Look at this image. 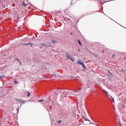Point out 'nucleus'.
Segmentation results:
<instances>
[{
    "label": "nucleus",
    "mask_w": 126,
    "mask_h": 126,
    "mask_svg": "<svg viewBox=\"0 0 126 126\" xmlns=\"http://www.w3.org/2000/svg\"><path fill=\"white\" fill-rule=\"evenodd\" d=\"M31 43H27V44H24L26 46H27V45H30Z\"/></svg>",
    "instance_id": "nucleus-13"
},
{
    "label": "nucleus",
    "mask_w": 126,
    "mask_h": 126,
    "mask_svg": "<svg viewBox=\"0 0 126 126\" xmlns=\"http://www.w3.org/2000/svg\"><path fill=\"white\" fill-rule=\"evenodd\" d=\"M2 77H5V76H1L0 75V79H1V78H2Z\"/></svg>",
    "instance_id": "nucleus-12"
},
{
    "label": "nucleus",
    "mask_w": 126,
    "mask_h": 126,
    "mask_svg": "<svg viewBox=\"0 0 126 126\" xmlns=\"http://www.w3.org/2000/svg\"><path fill=\"white\" fill-rule=\"evenodd\" d=\"M103 91H104V92L106 94H107V93H108L107 92V91H105V90H104Z\"/></svg>",
    "instance_id": "nucleus-14"
},
{
    "label": "nucleus",
    "mask_w": 126,
    "mask_h": 126,
    "mask_svg": "<svg viewBox=\"0 0 126 126\" xmlns=\"http://www.w3.org/2000/svg\"><path fill=\"white\" fill-rule=\"evenodd\" d=\"M78 51H79V52H80V49H78Z\"/></svg>",
    "instance_id": "nucleus-25"
},
{
    "label": "nucleus",
    "mask_w": 126,
    "mask_h": 126,
    "mask_svg": "<svg viewBox=\"0 0 126 126\" xmlns=\"http://www.w3.org/2000/svg\"><path fill=\"white\" fill-rule=\"evenodd\" d=\"M52 76H53V77L56 76V75L53 74V75H52Z\"/></svg>",
    "instance_id": "nucleus-20"
},
{
    "label": "nucleus",
    "mask_w": 126,
    "mask_h": 126,
    "mask_svg": "<svg viewBox=\"0 0 126 126\" xmlns=\"http://www.w3.org/2000/svg\"><path fill=\"white\" fill-rule=\"evenodd\" d=\"M42 46H45V44H43V43H42Z\"/></svg>",
    "instance_id": "nucleus-21"
},
{
    "label": "nucleus",
    "mask_w": 126,
    "mask_h": 126,
    "mask_svg": "<svg viewBox=\"0 0 126 126\" xmlns=\"http://www.w3.org/2000/svg\"><path fill=\"white\" fill-rule=\"evenodd\" d=\"M32 46H34V43L31 44V46L32 47Z\"/></svg>",
    "instance_id": "nucleus-16"
},
{
    "label": "nucleus",
    "mask_w": 126,
    "mask_h": 126,
    "mask_svg": "<svg viewBox=\"0 0 126 126\" xmlns=\"http://www.w3.org/2000/svg\"><path fill=\"white\" fill-rule=\"evenodd\" d=\"M86 121H89V122H90V121H89V120H86Z\"/></svg>",
    "instance_id": "nucleus-24"
},
{
    "label": "nucleus",
    "mask_w": 126,
    "mask_h": 126,
    "mask_svg": "<svg viewBox=\"0 0 126 126\" xmlns=\"http://www.w3.org/2000/svg\"><path fill=\"white\" fill-rule=\"evenodd\" d=\"M79 90H81V88H79Z\"/></svg>",
    "instance_id": "nucleus-23"
},
{
    "label": "nucleus",
    "mask_w": 126,
    "mask_h": 126,
    "mask_svg": "<svg viewBox=\"0 0 126 126\" xmlns=\"http://www.w3.org/2000/svg\"><path fill=\"white\" fill-rule=\"evenodd\" d=\"M106 94L107 96L108 97H109V94H108V93H107V94Z\"/></svg>",
    "instance_id": "nucleus-18"
},
{
    "label": "nucleus",
    "mask_w": 126,
    "mask_h": 126,
    "mask_svg": "<svg viewBox=\"0 0 126 126\" xmlns=\"http://www.w3.org/2000/svg\"><path fill=\"white\" fill-rule=\"evenodd\" d=\"M106 94L107 96L108 97H109V94H108V93H107V94Z\"/></svg>",
    "instance_id": "nucleus-19"
},
{
    "label": "nucleus",
    "mask_w": 126,
    "mask_h": 126,
    "mask_svg": "<svg viewBox=\"0 0 126 126\" xmlns=\"http://www.w3.org/2000/svg\"><path fill=\"white\" fill-rule=\"evenodd\" d=\"M16 101L17 102H20V103H26V101H25L24 100H21V99H16Z\"/></svg>",
    "instance_id": "nucleus-3"
},
{
    "label": "nucleus",
    "mask_w": 126,
    "mask_h": 126,
    "mask_svg": "<svg viewBox=\"0 0 126 126\" xmlns=\"http://www.w3.org/2000/svg\"><path fill=\"white\" fill-rule=\"evenodd\" d=\"M78 43L79 45H80V46H81V47H82V44L81 43V42H80V40H78Z\"/></svg>",
    "instance_id": "nucleus-5"
},
{
    "label": "nucleus",
    "mask_w": 126,
    "mask_h": 126,
    "mask_svg": "<svg viewBox=\"0 0 126 126\" xmlns=\"http://www.w3.org/2000/svg\"><path fill=\"white\" fill-rule=\"evenodd\" d=\"M14 82H15V84H17V83H18V82H17V81H16V80H14Z\"/></svg>",
    "instance_id": "nucleus-10"
},
{
    "label": "nucleus",
    "mask_w": 126,
    "mask_h": 126,
    "mask_svg": "<svg viewBox=\"0 0 126 126\" xmlns=\"http://www.w3.org/2000/svg\"><path fill=\"white\" fill-rule=\"evenodd\" d=\"M66 57L67 59H69V60H71L72 62H73V61H74V59L72 58V57L70 56L69 54H68L67 53H66Z\"/></svg>",
    "instance_id": "nucleus-2"
},
{
    "label": "nucleus",
    "mask_w": 126,
    "mask_h": 126,
    "mask_svg": "<svg viewBox=\"0 0 126 126\" xmlns=\"http://www.w3.org/2000/svg\"><path fill=\"white\" fill-rule=\"evenodd\" d=\"M111 99L113 100V103H115V99H114V97L111 96Z\"/></svg>",
    "instance_id": "nucleus-8"
},
{
    "label": "nucleus",
    "mask_w": 126,
    "mask_h": 126,
    "mask_svg": "<svg viewBox=\"0 0 126 126\" xmlns=\"http://www.w3.org/2000/svg\"><path fill=\"white\" fill-rule=\"evenodd\" d=\"M119 126H123V125H122L121 124H119Z\"/></svg>",
    "instance_id": "nucleus-17"
},
{
    "label": "nucleus",
    "mask_w": 126,
    "mask_h": 126,
    "mask_svg": "<svg viewBox=\"0 0 126 126\" xmlns=\"http://www.w3.org/2000/svg\"><path fill=\"white\" fill-rule=\"evenodd\" d=\"M80 59H78L77 60L78 62V63H79V64H80L81 65H82V66L83 67L84 69H86V66H85V64H84V63L81 62V61H80Z\"/></svg>",
    "instance_id": "nucleus-1"
},
{
    "label": "nucleus",
    "mask_w": 126,
    "mask_h": 126,
    "mask_svg": "<svg viewBox=\"0 0 126 126\" xmlns=\"http://www.w3.org/2000/svg\"><path fill=\"white\" fill-rule=\"evenodd\" d=\"M23 4L24 6H26V4L25 3V1H23Z\"/></svg>",
    "instance_id": "nucleus-7"
},
{
    "label": "nucleus",
    "mask_w": 126,
    "mask_h": 126,
    "mask_svg": "<svg viewBox=\"0 0 126 126\" xmlns=\"http://www.w3.org/2000/svg\"><path fill=\"white\" fill-rule=\"evenodd\" d=\"M38 102H44V100H43V99L39 100H38Z\"/></svg>",
    "instance_id": "nucleus-11"
},
{
    "label": "nucleus",
    "mask_w": 126,
    "mask_h": 126,
    "mask_svg": "<svg viewBox=\"0 0 126 126\" xmlns=\"http://www.w3.org/2000/svg\"><path fill=\"white\" fill-rule=\"evenodd\" d=\"M52 43H53L54 44H56V43H57V41H56L55 40H52Z\"/></svg>",
    "instance_id": "nucleus-9"
},
{
    "label": "nucleus",
    "mask_w": 126,
    "mask_h": 126,
    "mask_svg": "<svg viewBox=\"0 0 126 126\" xmlns=\"http://www.w3.org/2000/svg\"><path fill=\"white\" fill-rule=\"evenodd\" d=\"M114 57H115V54H113V55L112 57L114 58Z\"/></svg>",
    "instance_id": "nucleus-22"
},
{
    "label": "nucleus",
    "mask_w": 126,
    "mask_h": 126,
    "mask_svg": "<svg viewBox=\"0 0 126 126\" xmlns=\"http://www.w3.org/2000/svg\"><path fill=\"white\" fill-rule=\"evenodd\" d=\"M62 122V120H60L58 121V124H61V122Z\"/></svg>",
    "instance_id": "nucleus-15"
},
{
    "label": "nucleus",
    "mask_w": 126,
    "mask_h": 126,
    "mask_svg": "<svg viewBox=\"0 0 126 126\" xmlns=\"http://www.w3.org/2000/svg\"><path fill=\"white\" fill-rule=\"evenodd\" d=\"M16 61H18V63H20V64H21V65H22V63H21V62H20V60H19V59L18 58H16Z\"/></svg>",
    "instance_id": "nucleus-4"
},
{
    "label": "nucleus",
    "mask_w": 126,
    "mask_h": 126,
    "mask_svg": "<svg viewBox=\"0 0 126 126\" xmlns=\"http://www.w3.org/2000/svg\"><path fill=\"white\" fill-rule=\"evenodd\" d=\"M104 53V51H102V53Z\"/></svg>",
    "instance_id": "nucleus-26"
},
{
    "label": "nucleus",
    "mask_w": 126,
    "mask_h": 126,
    "mask_svg": "<svg viewBox=\"0 0 126 126\" xmlns=\"http://www.w3.org/2000/svg\"><path fill=\"white\" fill-rule=\"evenodd\" d=\"M28 93L27 97H30V95H31V93H30L29 92H28Z\"/></svg>",
    "instance_id": "nucleus-6"
}]
</instances>
